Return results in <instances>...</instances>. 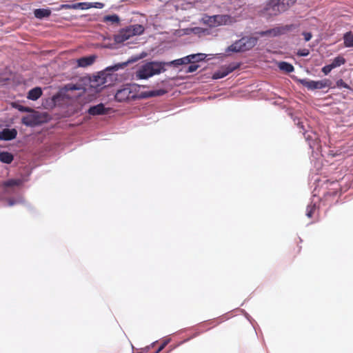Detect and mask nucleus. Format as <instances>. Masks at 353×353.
<instances>
[{"mask_svg":"<svg viewBox=\"0 0 353 353\" xmlns=\"http://www.w3.org/2000/svg\"><path fill=\"white\" fill-rule=\"evenodd\" d=\"M164 62L150 61L142 65L136 72L139 79H147L165 70Z\"/></svg>","mask_w":353,"mask_h":353,"instance_id":"nucleus-1","label":"nucleus"},{"mask_svg":"<svg viewBox=\"0 0 353 353\" xmlns=\"http://www.w3.org/2000/svg\"><path fill=\"white\" fill-rule=\"evenodd\" d=\"M296 0H270L266 4L265 11L270 16H277L287 11Z\"/></svg>","mask_w":353,"mask_h":353,"instance_id":"nucleus-2","label":"nucleus"},{"mask_svg":"<svg viewBox=\"0 0 353 353\" xmlns=\"http://www.w3.org/2000/svg\"><path fill=\"white\" fill-rule=\"evenodd\" d=\"M144 30V27L140 24L129 26L127 28L121 30L115 36L114 39L117 43H123L133 36L143 34Z\"/></svg>","mask_w":353,"mask_h":353,"instance_id":"nucleus-3","label":"nucleus"},{"mask_svg":"<svg viewBox=\"0 0 353 353\" xmlns=\"http://www.w3.org/2000/svg\"><path fill=\"white\" fill-rule=\"evenodd\" d=\"M230 16L226 14H216L213 16L205 15L201 19V22L210 28H216L225 25L230 21Z\"/></svg>","mask_w":353,"mask_h":353,"instance_id":"nucleus-4","label":"nucleus"},{"mask_svg":"<svg viewBox=\"0 0 353 353\" xmlns=\"http://www.w3.org/2000/svg\"><path fill=\"white\" fill-rule=\"evenodd\" d=\"M299 82L309 90H321L332 87V81L330 79H324L320 81H313L307 79H299Z\"/></svg>","mask_w":353,"mask_h":353,"instance_id":"nucleus-5","label":"nucleus"},{"mask_svg":"<svg viewBox=\"0 0 353 353\" xmlns=\"http://www.w3.org/2000/svg\"><path fill=\"white\" fill-rule=\"evenodd\" d=\"M127 65V63H117L112 66L108 67L105 71L100 73V74L98 76V79H97V81L99 82V85H103V87H106L110 85L107 84L108 81L107 78L108 77V75L110 74L109 72H115L119 70L121 68H123L125 66Z\"/></svg>","mask_w":353,"mask_h":353,"instance_id":"nucleus-6","label":"nucleus"},{"mask_svg":"<svg viewBox=\"0 0 353 353\" xmlns=\"http://www.w3.org/2000/svg\"><path fill=\"white\" fill-rule=\"evenodd\" d=\"M135 98L136 94L132 90L129 85H126L119 90L115 94V99L119 102L129 101Z\"/></svg>","mask_w":353,"mask_h":353,"instance_id":"nucleus-7","label":"nucleus"},{"mask_svg":"<svg viewBox=\"0 0 353 353\" xmlns=\"http://www.w3.org/2000/svg\"><path fill=\"white\" fill-rule=\"evenodd\" d=\"M294 28V25H286L283 27L273 28L266 31L264 34L272 36H278L291 30Z\"/></svg>","mask_w":353,"mask_h":353,"instance_id":"nucleus-8","label":"nucleus"},{"mask_svg":"<svg viewBox=\"0 0 353 353\" xmlns=\"http://www.w3.org/2000/svg\"><path fill=\"white\" fill-rule=\"evenodd\" d=\"M17 131L16 129L5 128L0 132V140L10 141L16 138Z\"/></svg>","mask_w":353,"mask_h":353,"instance_id":"nucleus-9","label":"nucleus"},{"mask_svg":"<svg viewBox=\"0 0 353 353\" xmlns=\"http://www.w3.org/2000/svg\"><path fill=\"white\" fill-rule=\"evenodd\" d=\"M108 110L104 107L103 103H99L97 105L91 106L88 112L90 115H103L108 113Z\"/></svg>","mask_w":353,"mask_h":353,"instance_id":"nucleus-10","label":"nucleus"},{"mask_svg":"<svg viewBox=\"0 0 353 353\" xmlns=\"http://www.w3.org/2000/svg\"><path fill=\"white\" fill-rule=\"evenodd\" d=\"M245 40H244L243 38H241L239 41H236V42H234L228 47V51L234 52H245Z\"/></svg>","mask_w":353,"mask_h":353,"instance_id":"nucleus-11","label":"nucleus"},{"mask_svg":"<svg viewBox=\"0 0 353 353\" xmlns=\"http://www.w3.org/2000/svg\"><path fill=\"white\" fill-rule=\"evenodd\" d=\"M96 56L91 55L89 57H83L77 59V65L79 67H87L91 65L95 61Z\"/></svg>","mask_w":353,"mask_h":353,"instance_id":"nucleus-12","label":"nucleus"},{"mask_svg":"<svg viewBox=\"0 0 353 353\" xmlns=\"http://www.w3.org/2000/svg\"><path fill=\"white\" fill-rule=\"evenodd\" d=\"M42 93L41 88L36 87L28 92L27 98L32 101H36L42 95Z\"/></svg>","mask_w":353,"mask_h":353,"instance_id":"nucleus-13","label":"nucleus"},{"mask_svg":"<svg viewBox=\"0 0 353 353\" xmlns=\"http://www.w3.org/2000/svg\"><path fill=\"white\" fill-rule=\"evenodd\" d=\"M34 17L37 19H43L44 17H48L51 14V10L49 8H39L35 9L34 11Z\"/></svg>","mask_w":353,"mask_h":353,"instance_id":"nucleus-14","label":"nucleus"},{"mask_svg":"<svg viewBox=\"0 0 353 353\" xmlns=\"http://www.w3.org/2000/svg\"><path fill=\"white\" fill-rule=\"evenodd\" d=\"M13 155L8 152H0V161L4 163L9 164L13 161Z\"/></svg>","mask_w":353,"mask_h":353,"instance_id":"nucleus-15","label":"nucleus"},{"mask_svg":"<svg viewBox=\"0 0 353 353\" xmlns=\"http://www.w3.org/2000/svg\"><path fill=\"white\" fill-rule=\"evenodd\" d=\"M279 68L280 70L285 71L288 73L292 72L294 71V66L285 61H281L279 63Z\"/></svg>","mask_w":353,"mask_h":353,"instance_id":"nucleus-16","label":"nucleus"},{"mask_svg":"<svg viewBox=\"0 0 353 353\" xmlns=\"http://www.w3.org/2000/svg\"><path fill=\"white\" fill-rule=\"evenodd\" d=\"M344 45L345 47L353 46V34L351 32H348L344 34Z\"/></svg>","mask_w":353,"mask_h":353,"instance_id":"nucleus-17","label":"nucleus"},{"mask_svg":"<svg viewBox=\"0 0 353 353\" xmlns=\"http://www.w3.org/2000/svg\"><path fill=\"white\" fill-rule=\"evenodd\" d=\"M243 39L245 40L244 41L245 51L252 48L256 43V40L252 37H243Z\"/></svg>","mask_w":353,"mask_h":353,"instance_id":"nucleus-18","label":"nucleus"},{"mask_svg":"<svg viewBox=\"0 0 353 353\" xmlns=\"http://www.w3.org/2000/svg\"><path fill=\"white\" fill-rule=\"evenodd\" d=\"M345 63V58L341 56H338L333 59V61H332L330 65H332V67L333 68H337V67H339V66L343 65Z\"/></svg>","mask_w":353,"mask_h":353,"instance_id":"nucleus-19","label":"nucleus"},{"mask_svg":"<svg viewBox=\"0 0 353 353\" xmlns=\"http://www.w3.org/2000/svg\"><path fill=\"white\" fill-rule=\"evenodd\" d=\"M21 179H9L3 183V185L6 188L19 186L22 184Z\"/></svg>","mask_w":353,"mask_h":353,"instance_id":"nucleus-20","label":"nucleus"},{"mask_svg":"<svg viewBox=\"0 0 353 353\" xmlns=\"http://www.w3.org/2000/svg\"><path fill=\"white\" fill-rule=\"evenodd\" d=\"M119 21V17L117 14L107 15L103 18V21L111 22L112 23H118Z\"/></svg>","mask_w":353,"mask_h":353,"instance_id":"nucleus-21","label":"nucleus"},{"mask_svg":"<svg viewBox=\"0 0 353 353\" xmlns=\"http://www.w3.org/2000/svg\"><path fill=\"white\" fill-rule=\"evenodd\" d=\"M88 6H90V5L87 4L86 2L75 3L72 4V9L88 10Z\"/></svg>","mask_w":353,"mask_h":353,"instance_id":"nucleus-22","label":"nucleus"},{"mask_svg":"<svg viewBox=\"0 0 353 353\" xmlns=\"http://www.w3.org/2000/svg\"><path fill=\"white\" fill-rule=\"evenodd\" d=\"M237 67L235 65H228L227 67L222 68L221 69V71L222 74H225V77H226L228 74L233 72Z\"/></svg>","mask_w":353,"mask_h":353,"instance_id":"nucleus-23","label":"nucleus"},{"mask_svg":"<svg viewBox=\"0 0 353 353\" xmlns=\"http://www.w3.org/2000/svg\"><path fill=\"white\" fill-rule=\"evenodd\" d=\"M316 210L315 204L309 205L306 209V215L309 218H312Z\"/></svg>","mask_w":353,"mask_h":353,"instance_id":"nucleus-24","label":"nucleus"},{"mask_svg":"<svg viewBox=\"0 0 353 353\" xmlns=\"http://www.w3.org/2000/svg\"><path fill=\"white\" fill-rule=\"evenodd\" d=\"M195 57H196V56H191V54H190V55H188V56L181 58L182 61H183V65L188 64L190 63H194Z\"/></svg>","mask_w":353,"mask_h":353,"instance_id":"nucleus-25","label":"nucleus"},{"mask_svg":"<svg viewBox=\"0 0 353 353\" xmlns=\"http://www.w3.org/2000/svg\"><path fill=\"white\" fill-rule=\"evenodd\" d=\"M86 3L90 5V6H88V9H90L92 8L101 9L104 7V4L101 2H94V3L86 2Z\"/></svg>","mask_w":353,"mask_h":353,"instance_id":"nucleus-26","label":"nucleus"},{"mask_svg":"<svg viewBox=\"0 0 353 353\" xmlns=\"http://www.w3.org/2000/svg\"><path fill=\"white\" fill-rule=\"evenodd\" d=\"M165 63V65H174L175 67H177L179 65H183V61L181 58L175 59L174 61H170V62H164Z\"/></svg>","mask_w":353,"mask_h":353,"instance_id":"nucleus-27","label":"nucleus"},{"mask_svg":"<svg viewBox=\"0 0 353 353\" xmlns=\"http://www.w3.org/2000/svg\"><path fill=\"white\" fill-rule=\"evenodd\" d=\"M191 56H196L194 58V63L204 60L206 58V54L203 53H198L191 54Z\"/></svg>","mask_w":353,"mask_h":353,"instance_id":"nucleus-28","label":"nucleus"},{"mask_svg":"<svg viewBox=\"0 0 353 353\" xmlns=\"http://www.w3.org/2000/svg\"><path fill=\"white\" fill-rule=\"evenodd\" d=\"M192 64L188 66V68L186 70V72L188 73H192L195 72L198 68L199 65L196 64L195 63H191Z\"/></svg>","mask_w":353,"mask_h":353,"instance_id":"nucleus-29","label":"nucleus"},{"mask_svg":"<svg viewBox=\"0 0 353 353\" xmlns=\"http://www.w3.org/2000/svg\"><path fill=\"white\" fill-rule=\"evenodd\" d=\"M165 93H166V91L165 90H157L150 92V96L155 97V96H161L163 95Z\"/></svg>","mask_w":353,"mask_h":353,"instance_id":"nucleus-30","label":"nucleus"},{"mask_svg":"<svg viewBox=\"0 0 353 353\" xmlns=\"http://www.w3.org/2000/svg\"><path fill=\"white\" fill-rule=\"evenodd\" d=\"M336 83V86L339 88H345L347 89H350V86L341 79H339Z\"/></svg>","mask_w":353,"mask_h":353,"instance_id":"nucleus-31","label":"nucleus"},{"mask_svg":"<svg viewBox=\"0 0 353 353\" xmlns=\"http://www.w3.org/2000/svg\"><path fill=\"white\" fill-rule=\"evenodd\" d=\"M296 54L299 57H306L310 54V51L308 49H305V48L301 49V50H298Z\"/></svg>","mask_w":353,"mask_h":353,"instance_id":"nucleus-32","label":"nucleus"},{"mask_svg":"<svg viewBox=\"0 0 353 353\" xmlns=\"http://www.w3.org/2000/svg\"><path fill=\"white\" fill-rule=\"evenodd\" d=\"M334 68L332 67L330 64L326 65L324 67L322 68L321 71L323 72L324 74L327 75Z\"/></svg>","mask_w":353,"mask_h":353,"instance_id":"nucleus-33","label":"nucleus"},{"mask_svg":"<svg viewBox=\"0 0 353 353\" xmlns=\"http://www.w3.org/2000/svg\"><path fill=\"white\" fill-rule=\"evenodd\" d=\"M223 77H225V74H222L221 70L215 72L212 75V78L214 79H221Z\"/></svg>","mask_w":353,"mask_h":353,"instance_id":"nucleus-34","label":"nucleus"},{"mask_svg":"<svg viewBox=\"0 0 353 353\" xmlns=\"http://www.w3.org/2000/svg\"><path fill=\"white\" fill-rule=\"evenodd\" d=\"M302 35L304 37V40L305 41H309L312 37V33L309 32H303Z\"/></svg>","mask_w":353,"mask_h":353,"instance_id":"nucleus-35","label":"nucleus"},{"mask_svg":"<svg viewBox=\"0 0 353 353\" xmlns=\"http://www.w3.org/2000/svg\"><path fill=\"white\" fill-rule=\"evenodd\" d=\"M63 9H72V4H61L58 8V10Z\"/></svg>","mask_w":353,"mask_h":353,"instance_id":"nucleus-36","label":"nucleus"},{"mask_svg":"<svg viewBox=\"0 0 353 353\" xmlns=\"http://www.w3.org/2000/svg\"><path fill=\"white\" fill-rule=\"evenodd\" d=\"M168 344V342L167 341H164L158 348V350H157V352L155 353H159L160 352L161 350H163L164 349V347L166 346V345Z\"/></svg>","mask_w":353,"mask_h":353,"instance_id":"nucleus-37","label":"nucleus"},{"mask_svg":"<svg viewBox=\"0 0 353 353\" xmlns=\"http://www.w3.org/2000/svg\"><path fill=\"white\" fill-rule=\"evenodd\" d=\"M68 89L71 90H78V87L76 85H68Z\"/></svg>","mask_w":353,"mask_h":353,"instance_id":"nucleus-38","label":"nucleus"},{"mask_svg":"<svg viewBox=\"0 0 353 353\" xmlns=\"http://www.w3.org/2000/svg\"><path fill=\"white\" fill-rule=\"evenodd\" d=\"M22 121H23V123L27 125H30V121H28V117H23V119H22Z\"/></svg>","mask_w":353,"mask_h":353,"instance_id":"nucleus-39","label":"nucleus"},{"mask_svg":"<svg viewBox=\"0 0 353 353\" xmlns=\"http://www.w3.org/2000/svg\"><path fill=\"white\" fill-rule=\"evenodd\" d=\"M20 110L24 111V112H30L31 109L30 108H26V107H21L19 108Z\"/></svg>","mask_w":353,"mask_h":353,"instance_id":"nucleus-40","label":"nucleus"},{"mask_svg":"<svg viewBox=\"0 0 353 353\" xmlns=\"http://www.w3.org/2000/svg\"><path fill=\"white\" fill-rule=\"evenodd\" d=\"M304 136H305V139H306L307 141H309L310 139H312V136H311L310 134H308V132H305V133H304Z\"/></svg>","mask_w":353,"mask_h":353,"instance_id":"nucleus-41","label":"nucleus"},{"mask_svg":"<svg viewBox=\"0 0 353 353\" xmlns=\"http://www.w3.org/2000/svg\"><path fill=\"white\" fill-rule=\"evenodd\" d=\"M299 125H300V126H301V128H303V125H301L300 123H299Z\"/></svg>","mask_w":353,"mask_h":353,"instance_id":"nucleus-42","label":"nucleus"},{"mask_svg":"<svg viewBox=\"0 0 353 353\" xmlns=\"http://www.w3.org/2000/svg\"><path fill=\"white\" fill-rule=\"evenodd\" d=\"M138 353H142V352H138Z\"/></svg>","mask_w":353,"mask_h":353,"instance_id":"nucleus-43","label":"nucleus"}]
</instances>
